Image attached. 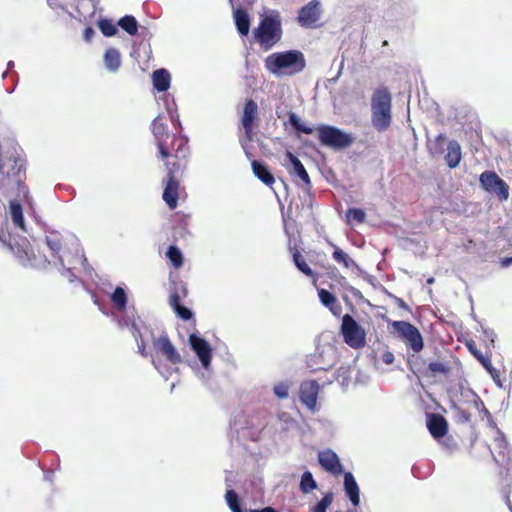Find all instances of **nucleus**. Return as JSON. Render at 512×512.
Masks as SVG:
<instances>
[{
  "mask_svg": "<svg viewBox=\"0 0 512 512\" xmlns=\"http://www.w3.org/2000/svg\"><path fill=\"white\" fill-rule=\"evenodd\" d=\"M446 138L444 135L440 134L439 136H437L436 138V142L439 143V144H443L445 142Z\"/></svg>",
  "mask_w": 512,
  "mask_h": 512,
  "instance_id": "obj_52",
  "label": "nucleus"
},
{
  "mask_svg": "<svg viewBox=\"0 0 512 512\" xmlns=\"http://www.w3.org/2000/svg\"><path fill=\"white\" fill-rule=\"evenodd\" d=\"M462 159V149L460 144L456 140H451L447 144V153L445 155V161L449 168H456Z\"/></svg>",
  "mask_w": 512,
  "mask_h": 512,
  "instance_id": "obj_21",
  "label": "nucleus"
},
{
  "mask_svg": "<svg viewBox=\"0 0 512 512\" xmlns=\"http://www.w3.org/2000/svg\"><path fill=\"white\" fill-rule=\"evenodd\" d=\"M462 372V364L457 357L452 354L438 356L437 359L429 361L427 367L422 371L424 378L430 380V383L442 381H451Z\"/></svg>",
  "mask_w": 512,
  "mask_h": 512,
  "instance_id": "obj_3",
  "label": "nucleus"
},
{
  "mask_svg": "<svg viewBox=\"0 0 512 512\" xmlns=\"http://www.w3.org/2000/svg\"><path fill=\"white\" fill-rule=\"evenodd\" d=\"M398 302H399V305H400L401 307L406 308V304L404 303V301H403V300L398 299Z\"/></svg>",
  "mask_w": 512,
  "mask_h": 512,
  "instance_id": "obj_55",
  "label": "nucleus"
},
{
  "mask_svg": "<svg viewBox=\"0 0 512 512\" xmlns=\"http://www.w3.org/2000/svg\"><path fill=\"white\" fill-rule=\"evenodd\" d=\"M251 167L254 175L267 186H272L275 183V178L270 172L266 164L258 160H253Z\"/></svg>",
  "mask_w": 512,
  "mask_h": 512,
  "instance_id": "obj_22",
  "label": "nucleus"
},
{
  "mask_svg": "<svg viewBox=\"0 0 512 512\" xmlns=\"http://www.w3.org/2000/svg\"><path fill=\"white\" fill-rule=\"evenodd\" d=\"M468 351L481 363V365L488 371L492 372L494 370L491 359L489 356L484 355L477 347V344L474 340H467L465 343Z\"/></svg>",
  "mask_w": 512,
  "mask_h": 512,
  "instance_id": "obj_26",
  "label": "nucleus"
},
{
  "mask_svg": "<svg viewBox=\"0 0 512 512\" xmlns=\"http://www.w3.org/2000/svg\"><path fill=\"white\" fill-rule=\"evenodd\" d=\"M225 499L231 512H243L240 507L239 496L234 490H227Z\"/></svg>",
  "mask_w": 512,
  "mask_h": 512,
  "instance_id": "obj_38",
  "label": "nucleus"
},
{
  "mask_svg": "<svg viewBox=\"0 0 512 512\" xmlns=\"http://www.w3.org/2000/svg\"><path fill=\"white\" fill-rule=\"evenodd\" d=\"M170 147H171V146L168 144V153L173 155V154L175 153L174 148H175L176 146H175V145H173V148H170Z\"/></svg>",
  "mask_w": 512,
  "mask_h": 512,
  "instance_id": "obj_54",
  "label": "nucleus"
},
{
  "mask_svg": "<svg viewBox=\"0 0 512 512\" xmlns=\"http://www.w3.org/2000/svg\"><path fill=\"white\" fill-rule=\"evenodd\" d=\"M381 360L383 363L390 365L394 362V355L391 351H385L381 355Z\"/></svg>",
  "mask_w": 512,
  "mask_h": 512,
  "instance_id": "obj_44",
  "label": "nucleus"
},
{
  "mask_svg": "<svg viewBox=\"0 0 512 512\" xmlns=\"http://www.w3.org/2000/svg\"><path fill=\"white\" fill-rule=\"evenodd\" d=\"M186 295L187 290L183 285H181L179 289H174L171 292L169 297V304L179 318L188 321L193 317V313L190 309L181 304L182 298Z\"/></svg>",
  "mask_w": 512,
  "mask_h": 512,
  "instance_id": "obj_19",
  "label": "nucleus"
},
{
  "mask_svg": "<svg viewBox=\"0 0 512 512\" xmlns=\"http://www.w3.org/2000/svg\"><path fill=\"white\" fill-rule=\"evenodd\" d=\"M234 21L238 33L241 36H246L250 29V18L245 9L238 8L234 11Z\"/></svg>",
  "mask_w": 512,
  "mask_h": 512,
  "instance_id": "obj_25",
  "label": "nucleus"
},
{
  "mask_svg": "<svg viewBox=\"0 0 512 512\" xmlns=\"http://www.w3.org/2000/svg\"><path fill=\"white\" fill-rule=\"evenodd\" d=\"M510 264H512V257L504 258V259L502 260V265H503L504 267H507V266H509Z\"/></svg>",
  "mask_w": 512,
  "mask_h": 512,
  "instance_id": "obj_50",
  "label": "nucleus"
},
{
  "mask_svg": "<svg viewBox=\"0 0 512 512\" xmlns=\"http://www.w3.org/2000/svg\"><path fill=\"white\" fill-rule=\"evenodd\" d=\"M111 301L113 305L119 311H125L127 306V295L122 287H116L111 295Z\"/></svg>",
  "mask_w": 512,
  "mask_h": 512,
  "instance_id": "obj_33",
  "label": "nucleus"
},
{
  "mask_svg": "<svg viewBox=\"0 0 512 512\" xmlns=\"http://www.w3.org/2000/svg\"><path fill=\"white\" fill-rule=\"evenodd\" d=\"M138 352L141 354V356L147 357L148 353H147L146 345H145L144 341H141L140 343H138Z\"/></svg>",
  "mask_w": 512,
  "mask_h": 512,
  "instance_id": "obj_46",
  "label": "nucleus"
},
{
  "mask_svg": "<svg viewBox=\"0 0 512 512\" xmlns=\"http://www.w3.org/2000/svg\"><path fill=\"white\" fill-rule=\"evenodd\" d=\"M383 46H388V41H383Z\"/></svg>",
  "mask_w": 512,
  "mask_h": 512,
  "instance_id": "obj_57",
  "label": "nucleus"
},
{
  "mask_svg": "<svg viewBox=\"0 0 512 512\" xmlns=\"http://www.w3.org/2000/svg\"><path fill=\"white\" fill-rule=\"evenodd\" d=\"M259 121L258 105L253 99H247L244 104L243 113L241 116V125L244 129L245 137L251 141L254 134V129Z\"/></svg>",
  "mask_w": 512,
  "mask_h": 512,
  "instance_id": "obj_11",
  "label": "nucleus"
},
{
  "mask_svg": "<svg viewBox=\"0 0 512 512\" xmlns=\"http://www.w3.org/2000/svg\"><path fill=\"white\" fill-rule=\"evenodd\" d=\"M332 501L333 493H326L323 498L312 508L311 512H326V509L331 505Z\"/></svg>",
  "mask_w": 512,
  "mask_h": 512,
  "instance_id": "obj_41",
  "label": "nucleus"
},
{
  "mask_svg": "<svg viewBox=\"0 0 512 512\" xmlns=\"http://www.w3.org/2000/svg\"><path fill=\"white\" fill-rule=\"evenodd\" d=\"M320 386L315 380L303 381L299 389L301 402L311 411L315 410Z\"/></svg>",
  "mask_w": 512,
  "mask_h": 512,
  "instance_id": "obj_16",
  "label": "nucleus"
},
{
  "mask_svg": "<svg viewBox=\"0 0 512 512\" xmlns=\"http://www.w3.org/2000/svg\"><path fill=\"white\" fill-rule=\"evenodd\" d=\"M407 365L409 366V368L413 372V374H416V371L413 368V360L411 359V357L407 358Z\"/></svg>",
  "mask_w": 512,
  "mask_h": 512,
  "instance_id": "obj_49",
  "label": "nucleus"
},
{
  "mask_svg": "<svg viewBox=\"0 0 512 512\" xmlns=\"http://www.w3.org/2000/svg\"><path fill=\"white\" fill-rule=\"evenodd\" d=\"M493 447L499 456L502 458L508 457L509 445L506 436L500 429L496 428L494 431Z\"/></svg>",
  "mask_w": 512,
  "mask_h": 512,
  "instance_id": "obj_27",
  "label": "nucleus"
},
{
  "mask_svg": "<svg viewBox=\"0 0 512 512\" xmlns=\"http://www.w3.org/2000/svg\"><path fill=\"white\" fill-rule=\"evenodd\" d=\"M481 187L495 194L500 201H506L509 198V186L494 171H484L479 178Z\"/></svg>",
  "mask_w": 512,
  "mask_h": 512,
  "instance_id": "obj_9",
  "label": "nucleus"
},
{
  "mask_svg": "<svg viewBox=\"0 0 512 512\" xmlns=\"http://www.w3.org/2000/svg\"><path fill=\"white\" fill-rule=\"evenodd\" d=\"M177 216L180 218L181 223H182L184 226H187V225H188V217H187V216H180V215H179V213L177 214Z\"/></svg>",
  "mask_w": 512,
  "mask_h": 512,
  "instance_id": "obj_51",
  "label": "nucleus"
},
{
  "mask_svg": "<svg viewBox=\"0 0 512 512\" xmlns=\"http://www.w3.org/2000/svg\"><path fill=\"white\" fill-rule=\"evenodd\" d=\"M318 296L320 302L327 307L334 315H338L341 311V306L334 294L326 289H319Z\"/></svg>",
  "mask_w": 512,
  "mask_h": 512,
  "instance_id": "obj_24",
  "label": "nucleus"
},
{
  "mask_svg": "<svg viewBox=\"0 0 512 512\" xmlns=\"http://www.w3.org/2000/svg\"><path fill=\"white\" fill-rule=\"evenodd\" d=\"M347 222L350 224H362L365 221L366 214L360 208H349L346 211Z\"/></svg>",
  "mask_w": 512,
  "mask_h": 512,
  "instance_id": "obj_36",
  "label": "nucleus"
},
{
  "mask_svg": "<svg viewBox=\"0 0 512 512\" xmlns=\"http://www.w3.org/2000/svg\"><path fill=\"white\" fill-rule=\"evenodd\" d=\"M344 490L353 506L357 507L360 502V490L354 476L350 472L344 474Z\"/></svg>",
  "mask_w": 512,
  "mask_h": 512,
  "instance_id": "obj_20",
  "label": "nucleus"
},
{
  "mask_svg": "<svg viewBox=\"0 0 512 512\" xmlns=\"http://www.w3.org/2000/svg\"><path fill=\"white\" fill-rule=\"evenodd\" d=\"M321 5L318 0H311L308 4L303 6L297 16V22L301 27L315 28L318 27V22L321 18Z\"/></svg>",
  "mask_w": 512,
  "mask_h": 512,
  "instance_id": "obj_12",
  "label": "nucleus"
},
{
  "mask_svg": "<svg viewBox=\"0 0 512 512\" xmlns=\"http://www.w3.org/2000/svg\"><path fill=\"white\" fill-rule=\"evenodd\" d=\"M319 142L326 147L341 150L353 143V137L341 129L330 125H319L316 128Z\"/></svg>",
  "mask_w": 512,
  "mask_h": 512,
  "instance_id": "obj_7",
  "label": "nucleus"
},
{
  "mask_svg": "<svg viewBox=\"0 0 512 512\" xmlns=\"http://www.w3.org/2000/svg\"><path fill=\"white\" fill-rule=\"evenodd\" d=\"M274 394L279 399H284L288 397V386L286 384L280 383L274 387Z\"/></svg>",
  "mask_w": 512,
  "mask_h": 512,
  "instance_id": "obj_42",
  "label": "nucleus"
},
{
  "mask_svg": "<svg viewBox=\"0 0 512 512\" xmlns=\"http://www.w3.org/2000/svg\"><path fill=\"white\" fill-rule=\"evenodd\" d=\"M153 348L173 365H177L182 362L180 353L176 350L167 334H162L158 338H154Z\"/></svg>",
  "mask_w": 512,
  "mask_h": 512,
  "instance_id": "obj_14",
  "label": "nucleus"
},
{
  "mask_svg": "<svg viewBox=\"0 0 512 512\" xmlns=\"http://www.w3.org/2000/svg\"><path fill=\"white\" fill-rule=\"evenodd\" d=\"M423 348V339L421 334L418 332V352H420Z\"/></svg>",
  "mask_w": 512,
  "mask_h": 512,
  "instance_id": "obj_48",
  "label": "nucleus"
},
{
  "mask_svg": "<svg viewBox=\"0 0 512 512\" xmlns=\"http://www.w3.org/2000/svg\"><path fill=\"white\" fill-rule=\"evenodd\" d=\"M426 427L430 435L435 440L444 438L449 431V423L446 418L439 413H427Z\"/></svg>",
  "mask_w": 512,
  "mask_h": 512,
  "instance_id": "obj_15",
  "label": "nucleus"
},
{
  "mask_svg": "<svg viewBox=\"0 0 512 512\" xmlns=\"http://www.w3.org/2000/svg\"><path fill=\"white\" fill-rule=\"evenodd\" d=\"M189 342L191 348L198 356L202 366L207 368L210 365L212 358V349L209 343L202 337H199L195 334H191L189 336Z\"/></svg>",
  "mask_w": 512,
  "mask_h": 512,
  "instance_id": "obj_17",
  "label": "nucleus"
},
{
  "mask_svg": "<svg viewBox=\"0 0 512 512\" xmlns=\"http://www.w3.org/2000/svg\"><path fill=\"white\" fill-rule=\"evenodd\" d=\"M166 256L176 269L180 268L183 265L182 253L176 246H169L166 252Z\"/></svg>",
  "mask_w": 512,
  "mask_h": 512,
  "instance_id": "obj_37",
  "label": "nucleus"
},
{
  "mask_svg": "<svg viewBox=\"0 0 512 512\" xmlns=\"http://www.w3.org/2000/svg\"><path fill=\"white\" fill-rule=\"evenodd\" d=\"M292 257H293V262H294L295 266L303 274H305L306 276L311 277V278H314L316 276L314 271L310 268V266L307 264L304 257L302 256V254L297 249L294 250Z\"/></svg>",
  "mask_w": 512,
  "mask_h": 512,
  "instance_id": "obj_31",
  "label": "nucleus"
},
{
  "mask_svg": "<svg viewBox=\"0 0 512 512\" xmlns=\"http://www.w3.org/2000/svg\"><path fill=\"white\" fill-rule=\"evenodd\" d=\"M333 247L334 251L332 257L337 263L341 264L346 269L354 268L356 266L353 259L346 252L335 245H333Z\"/></svg>",
  "mask_w": 512,
  "mask_h": 512,
  "instance_id": "obj_32",
  "label": "nucleus"
},
{
  "mask_svg": "<svg viewBox=\"0 0 512 512\" xmlns=\"http://www.w3.org/2000/svg\"><path fill=\"white\" fill-rule=\"evenodd\" d=\"M151 132L157 147V158L163 162L166 177L163 179L162 198L169 209L178 205L180 180L188 168L192 155L189 139L168 130L163 117H156L151 123Z\"/></svg>",
  "mask_w": 512,
  "mask_h": 512,
  "instance_id": "obj_1",
  "label": "nucleus"
},
{
  "mask_svg": "<svg viewBox=\"0 0 512 512\" xmlns=\"http://www.w3.org/2000/svg\"><path fill=\"white\" fill-rule=\"evenodd\" d=\"M118 25L131 36H135L138 32V22L132 15L122 17Z\"/></svg>",
  "mask_w": 512,
  "mask_h": 512,
  "instance_id": "obj_34",
  "label": "nucleus"
},
{
  "mask_svg": "<svg viewBox=\"0 0 512 512\" xmlns=\"http://www.w3.org/2000/svg\"><path fill=\"white\" fill-rule=\"evenodd\" d=\"M249 512H277V511L272 507H265L262 509H251V510H249Z\"/></svg>",
  "mask_w": 512,
  "mask_h": 512,
  "instance_id": "obj_47",
  "label": "nucleus"
},
{
  "mask_svg": "<svg viewBox=\"0 0 512 512\" xmlns=\"http://www.w3.org/2000/svg\"><path fill=\"white\" fill-rule=\"evenodd\" d=\"M265 68L273 75L293 76L304 70L306 60L299 50L275 52L266 57Z\"/></svg>",
  "mask_w": 512,
  "mask_h": 512,
  "instance_id": "obj_2",
  "label": "nucleus"
},
{
  "mask_svg": "<svg viewBox=\"0 0 512 512\" xmlns=\"http://www.w3.org/2000/svg\"><path fill=\"white\" fill-rule=\"evenodd\" d=\"M333 350L329 348V351L321 350L315 351L306 358V366L310 372L315 373L318 371H327L334 365Z\"/></svg>",
  "mask_w": 512,
  "mask_h": 512,
  "instance_id": "obj_13",
  "label": "nucleus"
},
{
  "mask_svg": "<svg viewBox=\"0 0 512 512\" xmlns=\"http://www.w3.org/2000/svg\"><path fill=\"white\" fill-rule=\"evenodd\" d=\"M318 462L321 467L332 475H340L343 472V466L338 455L331 449H325L318 453Z\"/></svg>",
  "mask_w": 512,
  "mask_h": 512,
  "instance_id": "obj_18",
  "label": "nucleus"
},
{
  "mask_svg": "<svg viewBox=\"0 0 512 512\" xmlns=\"http://www.w3.org/2000/svg\"><path fill=\"white\" fill-rule=\"evenodd\" d=\"M104 62L110 71H117L121 65L120 53L116 48H109L104 55Z\"/></svg>",
  "mask_w": 512,
  "mask_h": 512,
  "instance_id": "obj_30",
  "label": "nucleus"
},
{
  "mask_svg": "<svg viewBox=\"0 0 512 512\" xmlns=\"http://www.w3.org/2000/svg\"><path fill=\"white\" fill-rule=\"evenodd\" d=\"M94 30L93 28L91 27H87L85 28L84 30V38L86 41H90L92 39V37L94 36Z\"/></svg>",
  "mask_w": 512,
  "mask_h": 512,
  "instance_id": "obj_45",
  "label": "nucleus"
},
{
  "mask_svg": "<svg viewBox=\"0 0 512 512\" xmlns=\"http://www.w3.org/2000/svg\"><path fill=\"white\" fill-rule=\"evenodd\" d=\"M255 41L260 47L268 51L280 42L283 30L281 18L278 12L263 17L257 28L253 31Z\"/></svg>",
  "mask_w": 512,
  "mask_h": 512,
  "instance_id": "obj_5",
  "label": "nucleus"
},
{
  "mask_svg": "<svg viewBox=\"0 0 512 512\" xmlns=\"http://www.w3.org/2000/svg\"><path fill=\"white\" fill-rule=\"evenodd\" d=\"M445 446H446L448 449L452 450V449L456 448V443H455L454 441L450 440V442H449V443H445Z\"/></svg>",
  "mask_w": 512,
  "mask_h": 512,
  "instance_id": "obj_53",
  "label": "nucleus"
},
{
  "mask_svg": "<svg viewBox=\"0 0 512 512\" xmlns=\"http://www.w3.org/2000/svg\"><path fill=\"white\" fill-rule=\"evenodd\" d=\"M457 417L463 422H469L471 420V414L467 410L461 408H457Z\"/></svg>",
  "mask_w": 512,
  "mask_h": 512,
  "instance_id": "obj_43",
  "label": "nucleus"
},
{
  "mask_svg": "<svg viewBox=\"0 0 512 512\" xmlns=\"http://www.w3.org/2000/svg\"><path fill=\"white\" fill-rule=\"evenodd\" d=\"M289 122L294 127V129L299 133L310 135L314 132L313 128L303 125L300 122L298 116L293 112L289 113Z\"/></svg>",
  "mask_w": 512,
  "mask_h": 512,
  "instance_id": "obj_40",
  "label": "nucleus"
},
{
  "mask_svg": "<svg viewBox=\"0 0 512 512\" xmlns=\"http://www.w3.org/2000/svg\"><path fill=\"white\" fill-rule=\"evenodd\" d=\"M427 282H428L429 284H431V283H433V282H434V279H433V278H429V279L427 280Z\"/></svg>",
  "mask_w": 512,
  "mask_h": 512,
  "instance_id": "obj_56",
  "label": "nucleus"
},
{
  "mask_svg": "<svg viewBox=\"0 0 512 512\" xmlns=\"http://www.w3.org/2000/svg\"><path fill=\"white\" fill-rule=\"evenodd\" d=\"M340 332L349 347L360 349L365 346L366 332L350 314H345L342 317Z\"/></svg>",
  "mask_w": 512,
  "mask_h": 512,
  "instance_id": "obj_8",
  "label": "nucleus"
},
{
  "mask_svg": "<svg viewBox=\"0 0 512 512\" xmlns=\"http://www.w3.org/2000/svg\"><path fill=\"white\" fill-rule=\"evenodd\" d=\"M317 487V483L310 471H305L301 476L300 490L307 494Z\"/></svg>",
  "mask_w": 512,
  "mask_h": 512,
  "instance_id": "obj_35",
  "label": "nucleus"
},
{
  "mask_svg": "<svg viewBox=\"0 0 512 512\" xmlns=\"http://www.w3.org/2000/svg\"><path fill=\"white\" fill-rule=\"evenodd\" d=\"M98 27L102 34L106 37H112L117 34L116 25L109 19H102L98 22Z\"/></svg>",
  "mask_w": 512,
  "mask_h": 512,
  "instance_id": "obj_39",
  "label": "nucleus"
},
{
  "mask_svg": "<svg viewBox=\"0 0 512 512\" xmlns=\"http://www.w3.org/2000/svg\"><path fill=\"white\" fill-rule=\"evenodd\" d=\"M372 123L376 130L384 131L391 123V95L386 88L377 89L371 99Z\"/></svg>",
  "mask_w": 512,
  "mask_h": 512,
  "instance_id": "obj_6",
  "label": "nucleus"
},
{
  "mask_svg": "<svg viewBox=\"0 0 512 512\" xmlns=\"http://www.w3.org/2000/svg\"><path fill=\"white\" fill-rule=\"evenodd\" d=\"M9 208L13 224L22 231H26L23 209L21 204L16 201H11Z\"/></svg>",
  "mask_w": 512,
  "mask_h": 512,
  "instance_id": "obj_28",
  "label": "nucleus"
},
{
  "mask_svg": "<svg viewBox=\"0 0 512 512\" xmlns=\"http://www.w3.org/2000/svg\"><path fill=\"white\" fill-rule=\"evenodd\" d=\"M389 332L404 341L408 348L416 352V327L406 321H389Z\"/></svg>",
  "mask_w": 512,
  "mask_h": 512,
  "instance_id": "obj_10",
  "label": "nucleus"
},
{
  "mask_svg": "<svg viewBox=\"0 0 512 512\" xmlns=\"http://www.w3.org/2000/svg\"><path fill=\"white\" fill-rule=\"evenodd\" d=\"M153 86L158 92H165L170 88L171 76L166 69L155 70L152 74Z\"/></svg>",
  "mask_w": 512,
  "mask_h": 512,
  "instance_id": "obj_23",
  "label": "nucleus"
},
{
  "mask_svg": "<svg viewBox=\"0 0 512 512\" xmlns=\"http://www.w3.org/2000/svg\"><path fill=\"white\" fill-rule=\"evenodd\" d=\"M287 157L290 160V163L292 164L295 173L299 176V178L304 182L306 186H310V177L302 162L291 152H287Z\"/></svg>",
  "mask_w": 512,
  "mask_h": 512,
  "instance_id": "obj_29",
  "label": "nucleus"
},
{
  "mask_svg": "<svg viewBox=\"0 0 512 512\" xmlns=\"http://www.w3.org/2000/svg\"><path fill=\"white\" fill-rule=\"evenodd\" d=\"M45 245L50 251V258L44 255L43 261L38 260L37 257L32 253V251H29L27 249L20 247H16V249L11 247V249L13 250L19 263L23 266L40 267L45 263L55 262L56 260H58L60 264L63 265V261L59 255L62 249L61 236L55 232L46 235Z\"/></svg>",
  "mask_w": 512,
  "mask_h": 512,
  "instance_id": "obj_4",
  "label": "nucleus"
}]
</instances>
